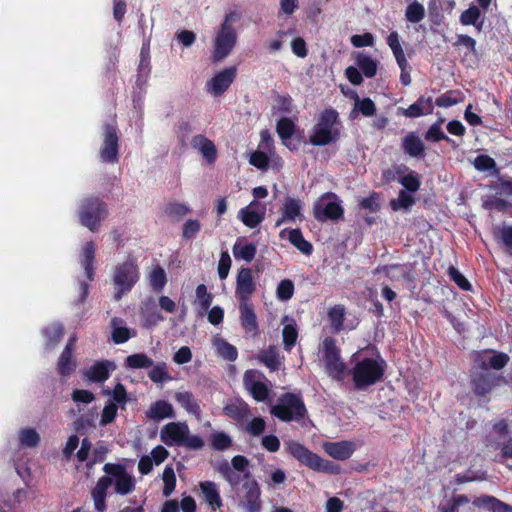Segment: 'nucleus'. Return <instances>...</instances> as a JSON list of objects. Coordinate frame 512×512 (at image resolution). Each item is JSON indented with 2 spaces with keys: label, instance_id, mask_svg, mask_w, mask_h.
I'll return each mask as SVG.
<instances>
[{
  "label": "nucleus",
  "instance_id": "nucleus-1",
  "mask_svg": "<svg viewBox=\"0 0 512 512\" xmlns=\"http://www.w3.org/2000/svg\"><path fill=\"white\" fill-rule=\"evenodd\" d=\"M161 441L169 446H179L190 450H200L204 446L203 439L190 432L186 422L175 421L165 424L160 430Z\"/></svg>",
  "mask_w": 512,
  "mask_h": 512
},
{
  "label": "nucleus",
  "instance_id": "nucleus-2",
  "mask_svg": "<svg viewBox=\"0 0 512 512\" xmlns=\"http://www.w3.org/2000/svg\"><path fill=\"white\" fill-rule=\"evenodd\" d=\"M340 137V123L338 113L333 109L323 111L314 125L309 136L311 144L324 146L336 141Z\"/></svg>",
  "mask_w": 512,
  "mask_h": 512
},
{
  "label": "nucleus",
  "instance_id": "nucleus-3",
  "mask_svg": "<svg viewBox=\"0 0 512 512\" xmlns=\"http://www.w3.org/2000/svg\"><path fill=\"white\" fill-rule=\"evenodd\" d=\"M140 273L135 259L129 258L118 264L113 272L114 298L119 300L138 282Z\"/></svg>",
  "mask_w": 512,
  "mask_h": 512
},
{
  "label": "nucleus",
  "instance_id": "nucleus-4",
  "mask_svg": "<svg viewBox=\"0 0 512 512\" xmlns=\"http://www.w3.org/2000/svg\"><path fill=\"white\" fill-rule=\"evenodd\" d=\"M215 469L232 488L243 480H250L249 460L242 455L234 456L231 463L226 460L216 463Z\"/></svg>",
  "mask_w": 512,
  "mask_h": 512
},
{
  "label": "nucleus",
  "instance_id": "nucleus-5",
  "mask_svg": "<svg viewBox=\"0 0 512 512\" xmlns=\"http://www.w3.org/2000/svg\"><path fill=\"white\" fill-rule=\"evenodd\" d=\"M107 215V206L99 198H87L80 204L78 212L80 223L92 232L99 229L101 221Z\"/></svg>",
  "mask_w": 512,
  "mask_h": 512
},
{
  "label": "nucleus",
  "instance_id": "nucleus-6",
  "mask_svg": "<svg viewBox=\"0 0 512 512\" xmlns=\"http://www.w3.org/2000/svg\"><path fill=\"white\" fill-rule=\"evenodd\" d=\"M344 209L340 198L332 192L321 195L313 204V215L317 221H336L342 218Z\"/></svg>",
  "mask_w": 512,
  "mask_h": 512
},
{
  "label": "nucleus",
  "instance_id": "nucleus-7",
  "mask_svg": "<svg viewBox=\"0 0 512 512\" xmlns=\"http://www.w3.org/2000/svg\"><path fill=\"white\" fill-rule=\"evenodd\" d=\"M306 413L301 398L295 394L287 393L279 398L278 404L272 406L271 414L282 421H297Z\"/></svg>",
  "mask_w": 512,
  "mask_h": 512
},
{
  "label": "nucleus",
  "instance_id": "nucleus-8",
  "mask_svg": "<svg viewBox=\"0 0 512 512\" xmlns=\"http://www.w3.org/2000/svg\"><path fill=\"white\" fill-rule=\"evenodd\" d=\"M106 476L100 479H106L110 485H114V490L119 495H127L135 488L134 478L121 465L105 464L103 468Z\"/></svg>",
  "mask_w": 512,
  "mask_h": 512
},
{
  "label": "nucleus",
  "instance_id": "nucleus-9",
  "mask_svg": "<svg viewBox=\"0 0 512 512\" xmlns=\"http://www.w3.org/2000/svg\"><path fill=\"white\" fill-rule=\"evenodd\" d=\"M319 353L324 362L326 372L334 379H340L344 373L345 365L341 361L339 350L334 339L327 337L323 340Z\"/></svg>",
  "mask_w": 512,
  "mask_h": 512
},
{
  "label": "nucleus",
  "instance_id": "nucleus-10",
  "mask_svg": "<svg viewBox=\"0 0 512 512\" xmlns=\"http://www.w3.org/2000/svg\"><path fill=\"white\" fill-rule=\"evenodd\" d=\"M287 448L293 457L310 469L321 472H332V464L329 461L323 460L302 444L290 441L287 443Z\"/></svg>",
  "mask_w": 512,
  "mask_h": 512
},
{
  "label": "nucleus",
  "instance_id": "nucleus-11",
  "mask_svg": "<svg viewBox=\"0 0 512 512\" xmlns=\"http://www.w3.org/2000/svg\"><path fill=\"white\" fill-rule=\"evenodd\" d=\"M382 373L378 362L373 359L359 361L353 369V379L358 387L374 383Z\"/></svg>",
  "mask_w": 512,
  "mask_h": 512
},
{
  "label": "nucleus",
  "instance_id": "nucleus-12",
  "mask_svg": "<svg viewBox=\"0 0 512 512\" xmlns=\"http://www.w3.org/2000/svg\"><path fill=\"white\" fill-rule=\"evenodd\" d=\"M243 384L256 401L267 400L270 389L268 381L262 373L256 370L246 371L243 376Z\"/></svg>",
  "mask_w": 512,
  "mask_h": 512
},
{
  "label": "nucleus",
  "instance_id": "nucleus-13",
  "mask_svg": "<svg viewBox=\"0 0 512 512\" xmlns=\"http://www.w3.org/2000/svg\"><path fill=\"white\" fill-rule=\"evenodd\" d=\"M236 43V33L233 28L220 27L214 38L212 58L214 62L225 59Z\"/></svg>",
  "mask_w": 512,
  "mask_h": 512
},
{
  "label": "nucleus",
  "instance_id": "nucleus-14",
  "mask_svg": "<svg viewBox=\"0 0 512 512\" xmlns=\"http://www.w3.org/2000/svg\"><path fill=\"white\" fill-rule=\"evenodd\" d=\"M237 74L236 67H228L217 72L206 83V91L214 97L222 95L233 83Z\"/></svg>",
  "mask_w": 512,
  "mask_h": 512
},
{
  "label": "nucleus",
  "instance_id": "nucleus-15",
  "mask_svg": "<svg viewBox=\"0 0 512 512\" xmlns=\"http://www.w3.org/2000/svg\"><path fill=\"white\" fill-rule=\"evenodd\" d=\"M266 204L258 200L251 201L238 212V219L248 228H256L265 219Z\"/></svg>",
  "mask_w": 512,
  "mask_h": 512
},
{
  "label": "nucleus",
  "instance_id": "nucleus-16",
  "mask_svg": "<svg viewBox=\"0 0 512 512\" xmlns=\"http://www.w3.org/2000/svg\"><path fill=\"white\" fill-rule=\"evenodd\" d=\"M304 203L297 198H285L281 207V217L276 221L275 226L279 227L284 223H297L304 220Z\"/></svg>",
  "mask_w": 512,
  "mask_h": 512
},
{
  "label": "nucleus",
  "instance_id": "nucleus-17",
  "mask_svg": "<svg viewBox=\"0 0 512 512\" xmlns=\"http://www.w3.org/2000/svg\"><path fill=\"white\" fill-rule=\"evenodd\" d=\"M101 161L116 163L118 161V136L113 125H106L104 140L100 148Z\"/></svg>",
  "mask_w": 512,
  "mask_h": 512
},
{
  "label": "nucleus",
  "instance_id": "nucleus-18",
  "mask_svg": "<svg viewBox=\"0 0 512 512\" xmlns=\"http://www.w3.org/2000/svg\"><path fill=\"white\" fill-rule=\"evenodd\" d=\"M260 487L256 480L250 479L243 484V495L240 499V505L246 512H259L261 509Z\"/></svg>",
  "mask_w": 512,
  "mask_h": 512
},
{
  "label": "nucleus",
  "instance_id": "nucleus-19",
  "mask_svg": "<svg viewBox=\"0 0 512 512\" xmlns=\"http://www.w3.org/2000/svg\"><path fill=\"white\" fill-rule=\"evenodd\" d=\"M323 450L333 459L344 461L349 459L356 450V444L353 441L325 442L322 445Z\"/></svg>",
  "mask_w": 512,
  "mask_h": 512
},
{
  "label": "nucleus",
  "instance_id": "nucleus-20",
  "mask_svg": "<svg viewBox=\"0 0 512 512\" xmlns=\"http://www.w3.org/2000/svg\"><path fill=\"white\" fill-rule=\"evenodd\" d=\"M500 377L491 373H477L471 378L473 392L478 397H483L490 393L492 389L499 384Z\"/></svg>",
  "mask_w": 512,
  "mask_h": 512
},
{
  "label": "nucleus",
  "instance_id": "nucleus-21",
  "mask_svg": "<svg viewBox=\"0 0 512 512\" xmlns=\"http://www.w3.org/2000/svg\"><path fill=\"white\" fill-rule=\"evenodd\" d=\"M256 285L253 281L252 272L248 268H242L237 275L236 294L241 302H248L250 296L254 293Z\"/></svg>",
  "mask_w": 512,
  "mask_h": 512
},
{
  "label": "nucleus",
  "instance_id": "nucleus-22",
  "mask_svg": "<svg viewBox=\"0 0 512 512\" xmlns=\"http://www.w3.org/2000/svg\"><path fill=\"white\" fill-rule=\"evenodd\" d=\"M397 181L404 187L403 190L408 193H415L420 189L421 180L416 171L409 170L406 165H401L395 171Z\"/></svg>",
  "mask_w": 512,
  "mask_h": 512
},
{
  "label": "nucleus",
  "instance_id": "nucleus-23",
  "mask_svg": "<svg viewBox=\"0 0 512 512\" xmlns=\"http://www.w3.org/2000/svg\"><path fill=\"white\" fill-rule=\"evenodd\" d=\"M203 501L209 506L211 511H216L222 506V499L218 485L213 481H203L199 483Z\"/></svg>",
  "mask_w": 512,
  "mask_h": 512
},
{
  "label": "nucleus",
  "instance_id": "nucleus-24",
  "mask_svg": "<svg viewBox=\"0 0 512 512\" xmlns=\"http://www.w3.org/2000/svg\"><path fill=\"white\" fill-rule=\"evenodd\" d=\"M434 109L433 100L431 97L420 96L416 102L411 104L408 108H400L401 113L409 118H417L424 115L432 114Z\"/></svg>",
  "mask_w": 512,
  "mask_h": 512
},
{
  "label": "nucleus",
  "instance_id": "nucleus-25",
  "mask_svg": "<svg viewBox=\"0 0 512 512\" xmlns=\"http://www.w3.org/2000/svg\"><path fill=\"white\" fill-rule=\"evenodd\" d=\"M191 145L196 149L207 163L212 164L217 158V150L214 143L203 135H196L192 138Z\"/></svg>",
  "mask_w": 512,
  "mask_h": 512
},
{
  "label": "nucleus",
  "instance_id": "nucleus-26",
  "mask_svg": "<svg viewBox=\"0 0 512 512\" xmlns=\"http://www.w3.org/2000/svg\"><path fill=\"white\" fill-rule=\"evenodd\" d=\"M115 369V365L110 361L97 362L88 368L84 375L91 381L103 382L108 379L110 372Z\"/></svg>",
  "mask_w": 512,
  "mask_h": 512
},
{
  "label": "nucleus",
  "instance_id": "nucleus-27",
  "mask_svg": "<svg viewBox=\"0 0 512 512\" xmlns=\"http://www.w3.org/2000/svg\"><path fill=\"white\" fill-rule=\"evenodd\" d=\"M96 246L94 242H87L80 252V264L83 267L87 280L92 281L94 275L93 263L95 259Z\"/></svg>",
  "mask_w": 512,
  "mask_h": 512
},
{
  "label": "nucleus",
  "instance_id": "nucleus-28",
  "mask_svg": "<svg viewBox=\"0 0 512 512\" xmlns=\"http://www.w3.org/2000/svg\"><path fill=\"white\" fill-rule=\"evenodd\" d=\"M459 21L463 26H474L478 32H481L484 26V16L479 7L470 5L468 9L464 10Z\"/></svg>",
  "mask_w": 512,
  "mask_h": 512
},
{
  "label": "nucleus",
  "instance_id": "nucleus-29",
  "mask_svg": "<svg viewBox=\"0 0 512 512\" xmlns=\"http://www.w3.org/2000/svg\"><path fill=\"white\" fill-rule=\"evenodd\" d=\"M403 151L411 157L424 156V143L414 132L408 133L402 140Z\"/></svg>",
  "mask_w": 512,
  "mask_h": 512
},
{
  "label": "nucleus",
  "instance_id": "nucleus-30",
  "mask_svg": "<svg viewBox=\"0 0 512 512\" xmlns=\"http://www.w3.org/2000/svg\"><path fill=\"white\" fill-rule=\"evenodd\" d=\"M473 504L477 507H483L490 512H512V506L490 495H483L476 498Z\"/></svg>",
  "mask_w": 512,
  "mask_h": 512
},
{
  "label": "nucleus",
  "instance_id": "nucleus-31",
  "mask_svg": "<svg viewBox=\"0 0 512 512\" xmlns=\"http://www.w3.org/2000/svg\"><path fill=\"white\" fill-rule=\"evenodd\" d=\"M146 416L149 419L159 421L164 418L174 417V409L167 401L158 400L150 405L146 411Z\"/></svg>",
  "mask_w": 512,
  "mask_h": 512
},
{
  "label": "nucleus",
  "instance_id": "nucleus-32",
  "mask_svg": "<svg viewBox=\"0 0 512 512\" xmlns=\"http://www.w3.org/2000/svg\"><path fill=\"white\" fill-rule=\"evenodd\" d=\"M256 251V245L247 243L244 238H238L232 248L234 257L246 262H251L254 259Z\"/></svg>",
  "mask_w": 512,
  "mask_h": 512
},
{
  "label": "nucleus",
  "instance_id": "nucleus-33",
  "mask_svg": "<svg viewBox=\"0 0 512 512\" xmlns=\"http://www.w3.org/2000/svg\"><path fill=\"white\" fill-rule=\"evenodd\" d=\"M239 308L240 321L243 328L248 332H256L258 323L252 306L248 302H241Z\"/></svg>",
  "mask_w": 512,
  "mask_h": 512
},
{
  "label": "nucleus",
  "instance_id": "nucleus-34",
  "mask_svg": "<svg viewBox=\"0 0 512 512\" xmlns=\"http://www.w3.org/2000/svg\"><path fill=\"white\" fill-rule=\"evenodd\" d=\"M286 233H288V240L293 246L305 255L311 254L312 245L304 239L302 232L299 229H292L289 231L284 229L280 232V237H285Z\"/></svg>",
  "mask_w": 512,
  "mask_h": 512
},
{
  "label": "nucleus",
  "instance_id": "nucleus-35",
  "mask_svg": "<svg viewBox=\"0 0 512 512\" xmlns=\"http://www.w3.org/2000/svg\"><path fill=\"white\" fill-rule=\"evenodd\" d=\"M282 324L284 325L282 331L284 347L286 350H291L298 337L296 323L293 319L286 315L282 319Z\"/></svg>",
  "mask_w": 512,
  "mask_h": 512
},
{
  "label": "nucleus",
  "instance_id": "nucleus-36",
  "mask_svg": "<svg viewBox=\"0 0 512 512\" xmlns=\"http://www.w3.org/2000/svg\"><path fill=\"white\" fill-rule=\"evenodd\" d=\"M18 444L23 448H35L39 445L41 437L36 429L24 427L18 431Z\"/></svg>",
  "mask_w": 512,
  "mask_h": 512
},
{
  "label": "nucleus",
  "instance_id": "nucleus-37",
  "mask_svg": "<svg viewBox=\"0 0 512 512\" xmlns=\"http://www.w3.org/2000/svg\"><path fill=\"white\" fill-rule=\"evenodd\" d=\"M109 488V482L106 479H99L96 486L92 490V498L94 507L97 512H104L106 509V492Z\"/></svg>",
  "mask_w": 512,
  "mask_h": 512
},
{
  "label": "nucleus",
  "instance_id": "nucleus-38",
  "mask_svg": "<svg viewBox=\"0 0 512 512\" xmlns=\"http://www.w3.org/2000/svg\"><path fill=\"white\" fill-rule=\"evenodd\" d=\"M354 59L357 68L360 69L366 77L371 78L376 75L377 63L372 57L363 52H358L354 55Z\"/></svg>",
  "mask_w": 512,
  "mask_h": 512
},
{
  "label": "nucleus",
  "instance_id": "nucleus-39",
  "mask_svg": "<svg viewBox=\"0 0 512 512\" xmlns=\"http://www.w3.org/2000/svg\"><path fill=\"white\" fill-rule=\"evenodd\" d=\"M195 293V305L197 312L200 316H204L212 303L213 296L207 291V287L204 284L198 285Z\"/></svg>",
  "mask_w": 512,
  "mask_h": 512
},
{
  "label": "nucleus",
  "instance_id": "nucleus-40",
  "mask_svg": "<svg viewBox=\"0 0 512 512\" xmlns=\"http://www.w3.org/2000/svg\"><path fill=\"white\" fill-rule=\"evenodd\" d=\"M111 327L112 339L116 344L125 343L134 336V333H131L130 329L125 326L122 319L113 318L111 321Z\"/></svg>",
  "mask_w": 512,
  "mask_h": 512
},
{
  "label": "nucleus",
  "instance_id": "nucleus-41",
  "mask_svg": "<svg viewBox=\"0 0 512 512\" xmlns=\"http://www.w3.org/2000/svg\"><path fill=\"white\" fill-rule=\"evenodd\" d=\"M175 400L183 407L187 413L200 417V407L193 395L188 391H179L175 394Z\"/></svg>",
  "mask_w": 512,
  "mask_h": 512
},
{
  "label": "nucleus",
  "instance_id": "nucleus-42",
  "mask_svg": "<svg viewBox=\"0 0 512 512\" xmlns=\"http://www.w3.org/2000/svg\"><path fill=\"white\" fill-rule=\"evenodd\" d=\"M416 200L413 194L408 193L405 190H400L398 193V197L392 199L389 203L390 208L393 211H410L412 206L415 204Z\"/></svg>",
  "mask_w": 512,
  "mask_h": 512
},
{
  "label": "nucleus",
  "instance_id": "nucleus-43",
  "mask_svg": "<svg viewBox=\"0 0 512 512\" xmlns=\"http://www.w3.org/2000/svg\"><path fill=\"white\" fill-rule=\"evenodd\" d=\"M213 346L215 347L217 354L225 360L235 361L237 359V349L223 338L215 337L213 339Z\"/></svg>",
  "mask_w": 512,
  "mask_h": 512
},
{
  "label": "nucleus",
  "instance_id": "nucleus-44",
  "mask_svg": "<svg viewBox=\"0 0 512 512\" xmlns=\"http://www.w3.org/2000/svg\"><path fill=\"white\" fill-rule=\"evenodd\" d=\"M497 181L492 182L489 188L500 197H512V177L498 174Z\"/></svg>",
  "mask_w": 512,
  "mask_h": 512
},
{
  "label": "nucleus",
  "instance_id": "nucleus-45",
  "mask_svg": "<svg viewBox=\"0 0 512 512\" xmlns=\"http://www.w3.org/2000/svg\"><path fill=\"white\" fill-rule=\"evenodd\" d=\"M63 335V327L59 323H52L43 330L45 345L47 349H52L60 341Z\"/></svg>",
  "mask_w": 512,
  "mask_h": 512
},
{
  "label": "nucleus",
  "instance_id": "nucleus-46",
  "mask_svg": "<svg viewBox=\"0 0 512 512\" xmlns=\"http://www.w3.org/2000/svg\"><path fill=\"white\" fill-rule=\"evenodd\" d=\"M386 42H387L388 46L390 47V49L392 50V53H393L398 65L399 64L404 65V64L408 63L397 32H395V31L391 32L387 36Z\"/></svg>",
  "mask_w": 512,
  "mask_h": 512
},
{
  "label": "nucleus",
  "instance_id": "nucleus-47",
  "mask_svg": "<svg viewBox=\"0 0 512 512\" xmlns=\"http://www.w3.org/2000/svg\"><path fill=\"white\" fill-rule=\"evenodd\" d=\"M482 207L487 211H497L504 213L508 210V208L512 207V203L495 194L488 196L483 201Z\"/></svg>",
  "mask_w": 512,
  "mask_h": 512
},
{
  "label": "nucleus",
  "instance_id": "nucleus-48",
  "mask_svg": "<svg viewBox=\"0 0 512 512\" xmlns=\"http://www.w3.org/2000/svg\"><path fill=\"white\" fill-rule=\"evenodd\" d=\"M142 315L145 324L148 326L156 325L157 323L164 320V317L159 312L156 311L152 299H148L143 303Z\"/></svg>",
  "mask_w": 512,
  "mask_h": 512
},
{
  "label": "nucleus",
  "instance_id": "nucleus-49",
  "mask_svg": "<svg viewBox=\"0 0 512 512\" xmlns=\"http://www.w3.org/2000/svg\"><path fill=\"white\" fill-rule=\"evenodd\" d=\"M258 359L270 370H277L281 365L280 356L275 348H268L258 355Z\"/></svg>",
  "mask_w": 512,
  "mask_h": 512
},
{
  "label": "nucleus",
  "instance_id": "nucleus-50",
  "mask_svg": "<svg viewBox=\"0 0 512 512\" xmlns=\"http://www.w3.org/2000/svg\"><path fill=\"white\" fill-rule=\"evenodd\" d=\"M463 101V93L460 90H449L436 98L435 104L438 107H451Z\"/></svg>",
  "mask_w": 512,
  "mask_h": 512
},
{
  "label": "nucleus",
  "instance_id": "nucleus-51",
  "mask_svg": "<svg viewBox=\"0 0 512 512\" xmlns=\"http://www.w3.org/2000/svg\"><path fill=\"white\" fill-rule=\"evenodd\" d=\"M295 131V124L289 118H281L277 123V133L283 144L290 148L288 141Z\"/></svg>",
  "mask_w": 512,
  "mask_h": 512
},
{
  "label": "nucleus",
  "instance_id": "nucleus-52",
  "mask_svg": "<svg viewBox=\"0 0 512 512\" xmlns=\"http://www.w3.org/2000/svg\"><path fill=\"white\" fill-rule=\"evenodd\" d=\"M474 167L476 170L484 172L491 171L492 175L498 176L500 170L497 168L495 160L489 155H478L474 160Z\"/></svg>",
  "mask_w": 512,
  "mask_h": 512
},
{
  "label": "nucleus",
  "instance_id": "nucleus-53",
  "mask_svg": "<svg viewBox=\"0 0 512 512\" xmlns=\"http://www.w3.org/2000/svg\"><path fill=\"white\" fill-rule=\"evenodd\" d=\"M148 281L152 289L156 292L161 291L167 282L166 273L160 266L152 268L148 275Z\"/></svg>",
  "mask_w": 512,
  "mask_h": 512
},
{
  "label": "nucleus",
  "instance_id": "nucleus-54",
  "mask_svg": "<svg viewBox=\"0 0 512 512\" xmlns=\"http://www.w3.org/2000/svg\"><path fill=\"white\" fill-rule=\"evenodd\" d=\"M405 17L407 21L411 23H418L422 21L425 17L424 6L417 0H414L407 6L405 11Z\"/></svg>",
  "mask_w": 512,
  "mask_h": 512
},
{
  "label": "nucleus",
  "instance_id": "nucleus-55",
  "mask_svg": "<svg viewBox=\"0 0 512 512\" xmlns=\"http://www.w3.org/2000/svg\"><path fill=\"white\" fill-rule=\"evenodd\" d=\"M354 100V110L359 111L364 116H372L375 113V105L369 98L360 99L356 91H352Z\"/></svg>",
  "mask_w": 512,
  "mask_h": 512
},
{
  "label": "nucleus",
  "instance_id": "nucleus-56",
  "mask_svg": "<svg viewBox=\"0 0 512 512\" xmlns=\"http://www.w3.org/2000/svg\"><path fill=\"white\" fill-rule=\"evenodd\" d=\"M125 364L131 369H141L153 366V361L144 353H136L128 356Z\"/></svg>",
  "mask_w": 512,
  "mask_h": 512
},
{
  "label": "nucleus",
  "instance_id": "nucleus-57",
  "mask_svg": "<svg viewBox=\"0 0 512 512\" xmlns=\"http://www.w3.org/2000/svg\"><path fill=\"white\" fill-rule=\"evenodd\" d=\"M447 275L450 280L453 281L461 290L471 291L472 285L469 280L454 266H449L447 269Z\"/></svg>",
  "mask_w": 512,
  "mask_h": 512
},
{
  "label": "nucleus",
  "instance_id": "nucleus-58",
  "mask_svg": "<svg viewBox=\"0 0 512 512\" xmlns=\"http://www.w3.org/2000/svg\"><path fill=\"white\" fill-rule=\"evenodd\" d=\"M510 358L509 356L504 352H493V355L489 358L488 363L482 362L481 367L483 369L492 368L495 370H501L504 368Z\"/></svg>",
  "mask_w": 512,
  "mask_h": 512
},
{
  "label": "nucleus",
  "instance_id": "nucleus-59",
  "mask_svg": "<svg viewBox=\"0 0 512 512\" xmlns=\"http://www.w3.org/2000/svg\"><path fill=\"white\" fill-rule=\"evenodd\" d=\"M344 316L345 309L342 305H335L328 311V318L335 332L341 330Z\"/></svg>",
  "mask_w": 512,
  "mask_h": 512
},
{
  "label": "nucleus",
  "instance_id": "nucleus-60",
  "mask_svg": "<svg viewBox=\"0 0 512 512\" xmlns=\"http://www.w3.org/2000/svg\"><path fill=\"white\" fill-rule=\"evenodd\" d=\"M75 369V363L72 361V353L64 349L57 365V370L61 375H69Z\"/></svg>",
  "mask_w": 512,
  "mask_h": 512
},
{
  "label": "nucleus",
  "instance_id": "nucleus-61",
  "mask_svg": "<svg viewBox=\"0 0 512 512\" xmlns=\"http://www.w3.org/2000/svg\"><path fill=\"white\" fill-rule=\"evenodd\" d=\"M162 480L164 483L163 487V495L165 497H169L175 489L176 486V476L174 469L171 466H166L163 474Z\"/></svg>",
  "mask_w": 512,
  "mask_h": 512
},
{
  "label": "nucleus",
  "instance_id": "nucleus-62",
  "mask_svg": "<svg viewBox=\"0 0 512 512\" xmlns=\"http://www.w3.org/2000/svg\"><path fill=\"white\" fill-rule=\"evenodd\" d=\"M148 377L154 383H163L171 379L167 371L166 363L164 362L154 365L149 371Z\"/></svg>",
  "mask_w": 512,
  "mask_h": 512
},
{
  "label": "nucleus",
  "instance_id": "nucleus-63",
  "mask_svg": "<svg viewBox=\"0 0 512 512\" xmlns=\"http://www.w3.org/2000/svg\"><path fill=\"white\" fill-rule=\"evenodd\" d=\"M496 240L500 241L509 253H512V226L504 225L494 232Z\"/></svg>",
  "mask_w": 512,
  "mask_h": 512
},
{
  "label": "nucleus",
  "instance_id": "nucleus-64",
  "mask_svg": "<svg viewBox=\"0 0 512 512\" xmlns=\"http://www.w3.org/2000/svg\"><path fill=\"white\" fill-rule=\"evenodd\" d=\"M211 445L213 449L224 451L232 445V439L224 432H215L211 435Z\"/></svg>",
  "mask_w": 512,
  "mask_h": 512
}]
</instances>
